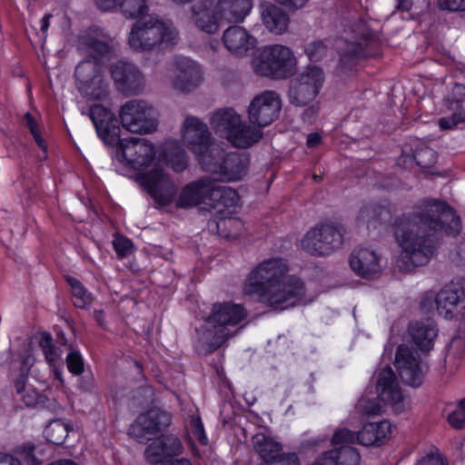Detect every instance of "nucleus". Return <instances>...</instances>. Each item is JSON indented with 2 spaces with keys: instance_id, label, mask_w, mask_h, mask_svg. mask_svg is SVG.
Segmentation results:
<instances>
[{
  "instance_id": "nucleus-25",
  "label": "nucleus",
  "mask_w": 465,
  "mask_h": 465,
  "mask_svg": "<svg viewBox=\"0 0 465 465\" xmlns=\"http://www.w3.org/2000/svg\"><path fill=\"white\" fill-rule=\"evenodd\" d=\"M208 209L216 210L221 214H231L239 205L238 193L228 186L216 185L213 182Z\"/></svg>"
},
{
  "instance_id": "nucleus-45",
  "label": "nucleus",
  "mask_w": 465,
  "mask_h": 465,
  "mask_svg": "<svg viewBox=\"0 0 465 465\" xmlns=\"http://www.w3.org/2000/svg\"><path fill=\"white\" fill-rule=\"evenodd\" d=\"M107 95V84L101 74H95L89 82V98L102 100Z\"/></svg>"
},
{
  "instance_id": "nucleus-10",
  "label": "nucleus",
  "mask_w": 465,
  "mask_h": 465,
  "mask_svg": "<svg viewBox=\"0 0 465 465\" xmlns=\"http://www.w3.org/2000/svg\"><path fill=\"white\" fill-rule=\"evenodd\" d=\"M296 58L290 48L282 45H272L257 49L251 64L258 74L263 76L287 77L296 67Z\"/></svg>"
},
{
  "instance_id": "nucleus-54",
  "label": "nucleus",
  "mask_w": 465,
  "mask_h": 465,
  "mask_svg": "<svg viewBox=\"0 0 465 465\" xmlns=\"http://www.w3.org/2000/svg\"><path fill=\"white\" fill-rule=\"evenodd\" d=\"M97 6L104 11H113L118 7H123V13L124 14V8L127 5L129 0H94Z\"/></svg>"
},
{
  "instance_id": "nucleus-52",
  "label": "nucleus",
  "mask_w": 465,
  "mask_h": 465,
  "mask_svg": "<svg viewBox=\"0 0 465 465\" xmlns=\"http://www.w3.org/2000/svg\"><path fill=\"white\" fill-rule=\"evenodd\" d=\"M448 100L450 106H465V85L455 84L451 88Z\"/></svg>"
},
{
  "instance_id": "nucleus-14",
  "label": "nucleus",
  "mask_w": 465,
  "mask_h": 465,
  "mask_svg": "<svg viewBox=\"0 0 465 465\" xmlns=\"http://www.w3.org/2000/svg\"><path fill=\"white\" fill-rule=\"evenodd\" d=\"M122 125L131 133L149 134L157 127L154 108L143 100L126 102L119 111Z\"/></svg>"
},
{
  "instance_id": "nucleus-26",
  "label": "nucleus",
  "mask_w": 465,
  "mask_h": 465,
  "mask_svg": "<svg viewBox=\"0 0 465 465\" xmlns=\"http://www.w3.org/2000/svg\"><path fill=\"white\" fill-rule=\"evenodd\" d=\"M218 17L226 23H242L253 8V0H217Z\"/></svg>"
},
{
  "instance_id": "nucleus-30",
  "label": "nucleus",
  "mask_w": 465,
  "mask_h": 465,
  "mask_svg": "<svg viewBox=\"0 0 465 465\" xmlns=\"http://www.w3.org/2000/svg\"><path fill=\"white\" fill-rule=\"evenodd\" d=\"M409 332L414 343L425 351L432 349L438 335V330L432 321L412 322L409 326Z\"/></svg>"
},
{
  "instance_id": "nucleus-60",
  "label": "nucleus",
  "mask_w": 465,
  "mask_h": 465,
  "mask_svg": "<svg viewBox=\"0 0 465 465\" xmlns=\"http://www.w3.org/2000/svg\"><path fill=\"white\" fill-rule=\"evenodd\" d=\"M322 137L317 133H312L307 136L308 147H315L321 143Z\"/></svg>"
},
{
  "instance_id": "nucleus-27",
  "label": "nucleus",
  "mask_w": 465,
  "mask_h": 465,
  "mask_svg": "<svg viewBox=\"0 0 465 465\" xmlns=\"http://www.w3.org/2000/svg\"><path fill=\"white\" fill-rule=\"evenodd\" d=\"M391 423L383 420L377 422L365 423L358 431V444L362 446H381L391 439Z\"/></svg>"
},
{
  "instance_id": "nucleus-64",
  "label": "nucleus",
  "mask_w": 465,
  "mask_h": 465,
  "mask_svg": "<svg viewBox=\"0 0 465 465\" xmlns=\"http://www.w3.org/2000/svg\"><path fill=\"white\" fill-rule=\"evenodd\" d=\"M143 397L144 398V401H150L152 400L153 396V389L149 386H146L142 389Z\"/></svg>"
},
{
  "instance_id": "nucleus-2",
  "label": "nucleus",
  "mask_w": 465,
  "mask_h": 465,
  "mask_svg": "<svg viewBox=\"0 0 465 465\" xmlns=\"http://www.w3.org/2000/svg\"><path fill=\"white\" fill-rule=\"evenodd\" d=\"M242 291L274 312H283L311 302L304 282L290 273V264L281 256L257 263L246 275Z\"/></svg>"
},
{
  "instance_id": "nucleus-35",
  "label": "nucleus",
  "mask_w": 465,
  "mask_h": 465,
  "mask_svg": "<svg viewBox=\"0 0 465 465\" xmlns=\"http://www.w3.org/2000/svg\"><path fill=\"white\" fill-rule=\"evenodd\" d=\"M186 431L190 442L197 440L201 445L206 446L208 444L209 440L203 421L197 413L190 416L186 422Z\"/></svg>"
},
{
  "instance_id": "nucleus-47",
  "label": "nucleus",
  "mask_w": 465,
  "mask_h": 465,
  "mask_svg": "<svg viewBox=\"0 0 465 465\" xmlns=\"http://www.w3.org/2000/svg\"><path fill=\"white\" fill-rule=\"evenodd\" d=\"M17 393L21 400L27 406H34L38 403L39 394L34 389L26 387L24 382L18 381L15 385Z\"/></svg>"
},
{
  "instance_id": "nucleus-62",
  "label": "nucleus",
  "mask_w": 465,
  "mask_h": 465,
  "mask_svg": "<svg viewBox=\"0 0 465 465\" xmlns=\"http://www.w3.org/2000/svg\"><path fill=\"white\" fill-rule=\"evenodd\" d=\"M51 16L52 15L50 14H47L41 20V30L45 35L47 33L49 28Z\"/></svg>"
},
{
  "instance_id": "nucleus-53",
  "label": "nucleus",
  "mask_w": 465,
  "mask_h": 465,
  "mask_svg": "<svg viewBox=\"0 0 465 465\" xmlns=\"http://www.w3.org/2000/svg\"><path fill=\"white\" fill-rule=\"evenodd\" d=\"M438 6L441 10L462 12L465 11V0H438Z\"/></svg>"
},
{
  "instance_id": "nucleus-32",
  "label": "nucleus",
  "mask_w": 465,
  "mask_h": 465,
  "mask_svg": "<svg viewBox=\"0 0 465 465\" xmlns=\"http://www.w3.org/2000/svg\"><path fill=\"white\" fill-rule=\"evenodd\" d=\"M360 217L367 223L368 228H375L377 223L391 219V210L385 204H370L361 210Z\"/></svg>"
},
{
  "instance_id": "nucleus-22",
  "label": "nucleus",
  "mask_w": 465,
  "mask_h": 465,
  "mask_svg": "<svg viewBox=\"0 0 465 465\" xmlns=\"http://www.w3.org/2000/svg\"><path fill=\"white\" fill-rule=\"evenodd\" d=\"M380 259L376 251L366 247H358L351 254L350 266L358 276L371 279L381 271Z\"/></svg>"
},
{
  "instance_id": "nucleus-4",
  "label": "nucleus",
  "mask_w": 465,
  "mask_h": 465,
  "mask_svg": "<svg viewBox=\"0 0 465 465\" xmlns=\"http://www.w3.org/2000/svg\"><path fill=\"white\" fill-rule=\"evenodd\" d=\"M213 181L205 175L183 186L177 193L176 186L167 173L155 168L141 177V184L153 200L163 208L174 206L191 209L209 207Z\"/></svg>"
},
{
  "instance_id": "nucleus-12",
  "label": "nucleus",
  "mask_w": 465,
  "mask_h": 465,
  "mask_svg": "<svg viewBox=\"0 0 465 465\" xmlns=\"http://www.w3.org/2000/svg\"><path fill=\"white\" fill-rule=\"evenodd\" d=\"M325 81L323 70L317 65H310L292 79L289 88V101L297 106H304L312 102L320 94Z\"/></svg>"
},
{
  "instance_id": "nucleus-9",
  "label": "nucleus",
  "mask_w": 465,
  "mask_h": 465,
  "mask_svg": "<svg viewBox=\"0 0 465 465\" xmlns=\"http://www.w3.org/2000/svg\"><path fill=\"white\" fill-rule=\"evenodd\" d=\"M249 164L247 155L238 153H226L220 144L200 166L212 175V180L232 183L242 180L247 174Z\"/></svg>"
},
{
  "instance_id": "nucleus-20",
  "label": "nucleus",
  "mask_w": 465,
  "mask_h": 465,
  "mask_svg": "<svg viewBox=\"0 0 465 465\" xmlns=\"http://www.w3.org/2000/svg\"><path fill=\"white\" fill-rule=\"evenodd\" d=\"M111 75L116 88L124 94H140L145 86V77L134 64L118 61L111 67Z\"/></svg>"
},
{
  "instance_id": "nucleus-18",
  "label": "nucleus",
  "mask_w": 465,
  "mask_h": 465,
  "mask_svg": "<svg viewBox=\"0 0 465 465\" xmlns=\"http://www.w3.org/2000/svg\"><path fill=\"white\" fill-rule=\"evenodd\" d=\"M169 70L176 73L172 80V87L181 93L193 91L203 80L202 66L187 57L174 58Z\"/></svg>"
},
{
  "instance_id": "nucleus-3",
  "label": "nucleus",
  "mask_w": 465,
  "mask_h": 465,
  "mask_svg": "<svg viewBox=\"0 0 465 465\" xmlns=\"http://www.w3.org/2000/svg\"><path fill=\"white\" fill-rule=\"evenodd\" d=\"M91 118L97 135L104 143L116 146V159L124 165L137 171H143L138 174L141 177L155 168L163 169L159 161H156V148L146 139L120 138V127L114 114L101 104H93L89 108Z\"/></svg>"
},
{
  "instance_id": "nucleus-43",
  "label": "nucleus",
  "mask_w": 465,
  "mask_h": 465,
  "mask_svg": "<svg viewBox=\"0 0 465 465\" xmlns=\"http://www.w3.org/2000/svg\"><path fill=\"white\" fill-rule=\"evenodd\" d=\"M413 159L420 167L429 168L436 163L437 155L433 149L422 147L414 153Z\"/></svg>"
},
{
  "instance_id": "nucleus-33",
  "label": "nucleus",
  "mask_w": 465,
  "mask_h": 465,
  "mask_svg": "<svg viewBox=\"0 0 465 465\" xmlns=\"http://www.w3.org/2000/svg\"><path fill=\"white\" fill-rule=\"evenodd\" d=\"M465 353V337H454L448 347L445 359L446 369H449L450 374L455 373L459 367L457 362Z\"/></svg>"
},
{
  "instance_id": "nucleus-29",
  "label": "nucleus",
  "mask_w": 465,
  "mask_h": 465,
  "mask_svg": "<svg viewBox=\"0 0 465 465\" xmlns=\"http://www.w3.org/2000/svg\"><path fill=\"white\" fill-rule=\"evenodd\" d=\"M96 32L89 28V64L94 62L99 68L108 62L113 54L112 41L105 35L100 34L95 37Z\"/></svg>"
},
{
  "instance_id": "nucleus-58",
  "label": "nucleus",
  "mask_w": 465,
  "mask_h": 465,
  "mask_svg": "<svg viewBox=\"0 0 465 465\" xmlns=\"http://www.w3.org/2000/svg\"><path fill=\"white\" fill-rule=\"evenodd\" d=\"M350 49V54L346 53L341 54V62L344 64L347 60H354L356 57V50L358 49V46L354 44H350L348 45Z\"/></svg>"
},
{
  "instance_id": "nucleus-39",
  "label": "nucleus",
  "mask_w": 465,
  "mask_h": 465,
  "mask_svg": "<svg viewBox=\"0 0 465 465\" xmlns=\"http://www.w3.org/2000/svg\"><path fill=\"white\" fill-rule=\"evenodd\" d=\"M447 421L455 430L465 428V399L451 406L447 414Z\"/></svg>"
},
{
  "instance_id": "nucleus-1",
  "label": "nucleus",
  "mask_w": 465,
  "mask_h": 465,
  "mask_svg": "<svg viewBox=\"0 0 465 465\" xmlns=\"http://www.w3.org/2000/svg\"><path fill=\"white\" fill-rule=\"evenodd\" d=\"M457 211L446 201L423 198L394 222V235L401 248L396 258L401 270L410 271L426 265L437 253L444 236H456L461 231Z\"/></svg>"
},
{
  "instance_id": "nucleus-51",
  "label": "nucleus",
  "mask_w": 465,
  "mask_h": 465,
  "mask_svg": "<svg viewBox=\"0 0 465 465\" xmlns=\"http://www.w3.org/2000/svg\"><path fill=\"white\" fill-rule=\"evenodd\" d=\"M35 447L31 443H26L23 446H20L17 449V453L21 456L25 463L28 465H37L40 463L39 459L35 456Z\"/></svg>"
},
{
  "instance_id": "nucleus-63",
  "label": "nucleus",
  "mask_w": 465,
  "mask_h": 465,
  "mask_svg": "<svg viewBox=\"0 0 465 465\" xmlns=\"http://www.w3.org/2000/svg\"><path fill=\"white\" fill-rule=\"evenodd\" d=\"M412 5V0H400L398 8L403 11H409Z\"/></svg>"
},
{
  "instance_id": "nucleus-13",
  "label": "nucleus",
  "mask_w": 465,
  "mask_h": 465,
  "mask_svg": "<svg viewBox=\"0 0 465 465\" xmlns=\"http://www.w3.org/2000/svg\"><path fill=\"white\" fill-rule=\"evenodd\" d=\"M343 242L341 230L331 223H322L310 229L301 240V247L315 256H325L340 249Z\"/></svg>"
},
{
  "instance_id": "nucleus-31",
  "label": "nucleus",
  "mask_w": 465,
  "mask_h": 465,
  "mask_svg": "<svg viewBox=\"0 0 465 465\" xmlns=\"http://www.w3.org/2000/svg\"><path fill=\"white\" fill-rule=\"evenodd\" d=\"M253 448L266 464H270L279 456L282 445L271 437L257 433L252 438Z\"/></svg>"
},
{
  "instance_id": "nucleus-34",
  "label": "nucleus",
  "mask_w": 465,
  "mask_h": 465,
  "mask_svg": "<svg viewBox=\"0 0 465 465\" xmlns=\"http://www.w3.org/2000/svg\"><path fill=\"white\" fill-rule=\"evenodd\" d=\"M39 346L50 366L55 369L58 365L62 364V350L53 343V338L50 333L44 332L41 335Z\"/></svg>"
},
{
  "instance_id": "nucleus-61",
  "label": "nucleus",
  "mask_w": 465,
  "mask_h": 465,
  "mask_svg": "<svg viewBox=\"0 0 465 465\" xmlns=\"http://www.w3.org/2000/svg\"><path fill=\"white\" fill-rule=\"evenodd\" d=\"M292 456H297L295 453H287V454H282L279 452L278 458L274 460L272 462L275 465H288L287 460L289 461V458Z\"/></svg>"
},
{
  "instance_id": "nucleus-28",
  "label": "nucleus",
  "mask_w": 465,
  "mask_h": 465,
  "mask_svg": "<svg viewBox=\"0 0 465 465\" xmlns=\"http://www.w3.org/2000/svg\"><path fill=\"white\" fill-rule=\"evenodd\" d=\"M259 9L262 24L271 33L282 35L287 30L289 17L281 7L270 2H263Z\"/></svg>"
},
{
  "instance_id": "nucleus-37",
  "label": "nucleus",
  "mask_w": 465,
  "mask_h": 465,
  "mask_svg": "<svg viewBox=\"0 0 465 465\" xmlns=\"http://www.w3.org/2000/svg\"><path fill=\"white\" fill-rule=\"evenodd\" d=\"M25 126L30 131L35 143L43 151V154L39 155L40 160L47 159V144L41 134V127L38 122L30 113H26L24 116Z\"/></svg>"
},
{
  "instance_id": "nucleus-56",
  "label": "nucleus",
  "mask_w": 465,
  "mask_h": 465,
  "mask_svg": "<svg viewBox=\"0 0 465 465\" xmlns=\"http://www.w3.org/2000/svg\"><path fill=\"white\" fill-rule=\"evenodd\" d=\"M336 450H339V458H336L337 465H347L348 461H346L345 457L349 453V450H356V449L348 446H341Z\"/></svg>"
},
{
  "instance_id": "nucleus-59",
  "label": "nucleus",
  "mask_w": 465,
  "mask_h": 465,
  "mask_svg": "<svg viewBox=\"0 0 465 465\" xmlns=\"http://www.w3.org/2000/svg\"><path fill=\"white\" fill-rule=\"evenodd\" d=\"M457 124L454 122L451 116L443 117L439 120V126L442 130L452 129Z\"/></svg>"
},
{
  "instance_id": "nucleus-38",
  "label": "nucleus",
  "mask_w": 465,
  "mask_h": 465,
  "mask_svg": "<svg viewBox=\"0 0 465 465\" xmlns=\"http://www.w3.org/2000/svg\"><path fill=\"white\" fill-rule=\"evenodd\" d=\"M330 40H317L306 45L304 52L311 61H321L330 53Z\"/></svg>"
},
{
  "instance_id": "nucleus-15",
  "label": "nucleus",
  "mask_w": 465,
  "mask_h": 465,
  "mask_svg": "<svg viewBox=\"0 0 465 465\" xmlns=\"http://www.w3.org/2000/svg\"><path fill=\"white\" fill-rule=\"evenodd\" d=\"M437 311L445 318L465 317V282L451 281L444 286L435 298Z\"/></svg>"
},
{
  "instance_id": "nucleus-6",
  "label": "nucleus",
  "mask_w": 465,
  "mask_h": 465,
  "mask_svg": "<svg viewBox=\"0 0 465 465\" xmlns=\"http://www.w3.org/2000/svg\"><path fill=\"white\" fill-rule=\"evenodd\" d=\"M247 317V311L232 302H215L210 314L196 328L198 341L213 351L221 347L232 336L230 327H235Z\"/></svg>"
},
{
  "instance_id": "nucleus-44",
  "label": "nucleus",
  "mask_w": 465,
  "mask_h": 465,
  "mask_svg": "<svg viewBox=\"0 0 465 465\" xmlns=\"http://www.w3.org/2000/svg\"><path fill=\"white\" fill-rule=\"evenodd\" d=\"M75 86L84 100L87 96V64L84 61L80 62L74 72Z\"/></svg>"
},
{
  "instance_id": "nucleus-40",
  "label": "nucleus",
  "mask_w": 465,
  "mask_h": 465,
  "mask_svg": "<svg viewBox=\"0 0 465 465\" xmlns=\"http://www.w3.org/2000/svg\"><path fill=\"white\" fill-rule=\"evenodd\" d=\"M66 281L71 287L72 301L75 307L85 309L87 300L84 286L74 277L66 276Z\"/></svg>"
},
{
  "instance_id": "nucleus-36",
  "label": "nucleus",
  "mask_w": 465,
  "mask_h": 465,
  "mask_svg": "<svg viewBox=\"0 0 465 465\" xmlns=\"http://www.w3.org/2000/svg\"><path fill=\"white\" fill-rule=\"evenodd\" d=\"M69 425L61 420L51 421L45 430L46 440L55 445L63 444L68 436Z\"/></svg>"
},
{
  "instance_id": "nucleus-42",
  "label": "nucleus",
  "mask_w": 465,
  "mask_h": 465,
  "mask_svg": "<svg viewBox=\"0 0 465 465\" xmlns=\"http://www.w3.org/2000/svg\"><path fill=\"white\" fill-rule=\"evenodd\" d=\"M166 151H169V146L166 144ZM166 161L167 163L173 169L175 172H182L187 167V154L183 150H179L177 152H167L166 153Z\"/></svg>"
},
{
  "instance_id": "nucleus-24",
  "label": "nucleus",
  "mask_w": 465,
  "mask_h": 465,
  "mask_svg": "<svg viewBox=\"0 0 465 465\" xmlns=\"http://www.w3.org/2000/svg\"><path fill=\"white\" fill-rule=\"evenodd\" d=\"M192 19L198 29L210 35L217 33L221 23L224 22L222 17H218V10L214 4L207 3H201L193 7Z\"/></svg>"
},
{
  "instance_id": "nucleus-46",
  "label": "nucleus",
  "mask_w": 465,
  "mask_h": 465,
  "mask_svg": "<svg viewBox=\"0 0 465 465\" xmlns=\"http://www.w3.org/2000/svg\"><path fill=\"white\" fill-rule=\"evenodd\" d=\"M415 465H449V463L438 449H432L420 456Z\"/></svg>"
},
{
  "instance_id": "nucleus-50",
  "label": "nucleus",
  "mask_w": 465,
  "mask_h": 465,
  "mask_svg": "<svg viewBox=\"0 0 465 465\" xmlns=\"http://www.w3.org/2000/svg\"><path fill=\"white\" fill-rule=\"evenodd\" d=\"M66 364L69 371L74 374L78 375L84 371V359L77 351H72L68 353Z\"/></svg>"
},
{
  "instance_id": "nucleus-48",
  "label": "nucleus",
  "mask_w": 465,
  "mask_h": 465,
  "mask_svg": "<svg viewBox=\"0 0 465 465\" xmlns=\"http://www.w3.org/2000/svg\"><path fill=\"white\" fill-rule=\"evenodd\" d=\"M331 443L333 445L358 443V432L348 429H339L334 432Z\"/></svg>"
},
{
  "instance_id": "nucleus-19",
  "label": "nucleus",
  "mask_w": 465,
  "mask_h": 465,
  "mask_svg": "<svg viewBox=\"0 0 465 465\" xmlns=\"http://www.w3.org/2000/svg\"><path fill=\"white\" fill-rule=\"evenodd\" d=\"M171 423V416L168 412L160 409H151L137 417L131 425L129 433L139 442L150 440L151 437Z\"/></svg>"
},
{
  "instance_id": "nucleus-5",
  "label": "nucleus",
  "mask_w": 465,
  "mask_h": 465,
  "mask_svg": "<svg viewBox=\"0 0 465 465\" xmlns=\"http://www.w3.org/2000/svg\"><path fill=\"white\" fill-rule=\"evenodd\" d=\"M146 11L144 0H129L124 8L127 18H137L128 37L130 47L136 51H146L161 44L175 45L179 36L173 23L155 15H146Z\"/></svg>"
},
{
  "instance_id": "nucleus-57",
  "label": "nucleus",
  "mask_w": 465,
  "mask_h": 465,
  "mask_svg": "<svg viewBox=\"0 0 465 465\" xmlns=\"http://www.w3.org/2000/svg\"><path fill=\"white\" fill-rule=\"evenodd\" d=\"M0 465H21L20 461L12 455L0 453Z\"/></svg>"
},
{
  "instance_id": "nucleus-21",
  "label": "nucleus",
  "mask_w": 465,
  "mask_h": 465,
  "mask_svg": "<svg viewBox=\"0 0 465 465\" xmlns=\"http://www.w3.org/2000/svg\"><path fill=\"white\" fill-rule=\"evenodd\" d=\"M223 44L226 50L235 57H245L254 54L258 45L257 38L241 25H230L223 34Z\"/></svg>"
},
{
  "instance_id": "nucleus-7",
  "label": "nucleus",
  "mask_w": 465,
  "mask_h": 465,
  "mask_svg": "<svg viewBox=\"0 0 465 465\" xmlns=\"http://www.w3.org/2000/svg\"><path fill=\"white\" fill-rule=\"evenodd\" d=\"M375 391V397H371V392L367 390L358 401L356 408L363 414H381L385 412L388 408H391L393 412L401 413L407 409L409 401L402 394L395 374L390 366H386L377 372Z\"/></svg>"
},
{
  "instance_id": "nucleus-23",
  "label": "nucleus",
  "mask_w": 465,
  "mask_h": 465,
  "mask_svg": "<svg viewBox=\"0 0 465 465\" xmlns=\"http://www.w3.org/2000/svg\"><path fill=\"white\" fill-rule=\"evenodd\" d=\"M183 444L178 437L170 434L153 440L144 451L147 462L158 464L168 458L178 456L183 452Z\"/></svg>"
},
{
  "instance_id": "nucleus-11",
  "label": "nucleus",
  "mask_w": 465,
  "mask_h": 465,
  "mask_svg": "<svg viewBox=\"0 0 465 465\" xmlns=\"http://www.w3.org/2000/svg\"><path fill=\"white\" fill-rule=\"evenodd\" d=\"M181 135L183 143L195 156L199 164L220 145L213 137L208 125L196 116L185 117L181 127Z\"/></svg>"
},
{
  "instance_id": "nucleus-49",
  "label": "nucleus",
  "mask_w": 465,
  "mask_h": 465,
  "mask_svg": "<svg viewBox=\"0 0 465 465\" xmlns=\"http://www.w3.org/2000/svg\"><path fill=\"white\" fill-rule=\"evenodd\" d=\"M114 249L117 255L120 257H125L129 255L134 249L133 242L131 240L124 236L117 235L113 241Z\"/></svg>"
},
{
  "instance_id": "nucleus-16",
  "label": "nucleus",
  "mask_w": 465,
  "mask_h": 465,
  "mask_svg": "<svg viewBox=\"0 0 465 465\" xmlns=\"http://www.w3.org/2000/svg\"><path fill=\"white\" fill-rule=\"evenodd\" d=\"M282 101L274 91H264L256 95L248 106L250 122L259 127L271 124L279 115Z\"/></svg>"
},
{
  "instance_id": "nucleus-8",
  "label": "nucleus",
  "mask_w": 465,
  "mask_h": 465,
  "mask_svg": "<svg viewBox=\"0 0 465 465\" xmlns=\"http://www.w3.org/2000/svg\"><path fill=\"white\" fill-rule=\"evenodd\" d=\"M210 125L220 137L227 139L233 146L246 148L262 137L260 128L242 122L241 116L232 108H222L211 114Z\"/></svg>"
},
{
  "instance_id": "nucleus-17",
  "label": "nucleus",
  "mask_w": 465,
  "mask_h": 465,
  "mask_svg": "<svg viewBox=\"0 0 465 465\" xmlns=\"http://www.w3.org/2000/svg\"><path fill=\"white\" fill-rule=\"evenodd\" d=\"M395 365L405 384L419 387L422 383L427 368L412 349L400 345L395 356Z\"/></svg>"
},
{
  "instance_id": "nucleus-41",
  "label": "nucleus",
  "mask_w": 465,
  "mask_h": 465,
  "mask_svg": "<svg viewBox=\"0 0 465 465\" xmlns=\"http://www.w3.org/2000/svg\"><path fill=\"white\" fill-rule=\"evenodd\" d=\"M242 227V222L233 218L223 219L216 223L218 233L225 238H236Z\"/></svg>"
},
{
  "instance_id": "nucleus-55",
  "label": "nucleus",
  "mask_w": 465,
  "mask_h": 465,
  "mask_svg": "<svg viewBox=\"0 0 465 465\" xmlns=\"http://www.w3.org/2000/svg\"><path fill=\"white\" fill-rule=\"evenodd\" d=\"M451 109L454 110V112L451 114V117L454 120V122L457 124L464 123L465 122V106H459V105H453L450 106Z\"/></svg>"
}]
</instances>
